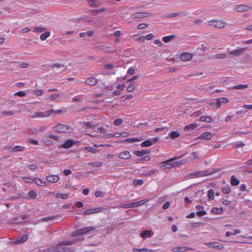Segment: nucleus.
<instances>
[{
    "label": "nucleus",
    "instance_id": "1",
    "mask_svg": "<svg viewBox=\"0 0 252 252\" xmlns=\"http://www.w3.org/2000/svg\"><path fill=\"white\" fill-rule=\"evenodd\" d=\"M79 240L77 239L63 241L54 247L48 248L47 250L48 252H70L75 250L74 247L71 245L76 243Z\"/></svg>",
    "mask_w": 252,
    "mask_h": 252
},
{
    "label": "nucleus",
    "instance_id": "2",
    "mask_svg": "<svg viewBox=\"0 0 252 252\" xmlns=\"http://www.w3.org/2000/svg\"><path fill=\"white\" fill-rule=\"evenodd\" d=\"M106 133V130L102 127H94L93 128V131H91V133L88 134V135L92 137L101 136L104 137V135Z\"/></svg>",
    "mask_w": 252,
    "mask_h": 252
},
{
    "label": "nucleus",
    "instance_id": "3",
    "mask_svg": "<svg viewBox=\"0 0 252 252\" xmlns=\"http://www.w3.org/2000/svg\"><path fill=\"white\" fill-rule=\"evenodd\" d=\"M53 109L43 112H36L31 116L32 118H46L53 114Z\"/></svg>",
    "mask_w": 252,
    "mask_h": 252
},
{
    "label": "nucleus",
    "instance_id": "4",
    "mask_svg": "<svg viewBox=\"0 0 252 252\" xmlns=\"http://www.w3.org/2000/svg\"><path fill=\"white\" fill-rule=\"evenodd\" d=\"M55 130L58 132H70L72 130V128L68 126L58 124L55 127Z\"/></svg>",
    "mask_w": 252,
    "mask_h": 252
},
{
    "label": "nucleus",
    "instance_id": "5",
    "mask_svg": "<svg viewBox=\"0 0 252 252\" xmlns=\"http://www.w3.org/2000/svg\"><path fill=\"white\" fill-rule=\"evenodd\" d=\"M176 158H175L162 162V163L163 164V165L162 167L165 169L170 168L179 165L180 164V162L174 161V159Z\"/></svg>",
    "mask_w": 252,
    "mask_h": 252
},
{
    "label": "nucleus",
    "instance_id": "6",
    "mask_svg": "<svg viewBox=\"0 0 252 252\" xmlns=\"http://www.w3.org/2000/svg\"><path fill=\"white\" fill-rule=\"evenodd\" d=\"M148 201V199H144V200H142L140 201H138L136 202L124 204L121 206V207L123 208H125V209H127V208H132V207L135 208V207H137L140 206L144 205V204L147 203Z\"/></svg>",
    "mask_w": 252,
    "mask_h": 252
},
{
    "label": "nucleus",
    "instance_id": "7",
    "mask_svg": "<svg viewBox=\"0 0 252 252\" xmlns=\"http://www.w3.org/2000/svg\"><path fill=\"white\" fill-rule=\"evenodd\" d=\"M209 26H211L216 28L221 29L225 26V23L220 20H211L209 21Z\"/></svg>",
    "mask_w": 252,
    "mask_h": 252
},
{
    "label": "nucleus",
    "instance_id": "8",
    "mask_svg": "<svg viewBox=\"0 0 252 252\" xmlns=\"http://www.w3.org/2000/svg\"><path fill=\"white\" fill-rule=\"evenodd\" d=\"M95 229V228L94 226L85 227L78 229V233L81 234V235L89 234Z\"/></svg>",
    "mask_w": 252,
    "mask_h": 252
},
{
    "label": "nucleus",
    "instance_id": "9",
    "mask_svg": "<svg viewBox=\"0 0 252 252\" xmlns=\"http://www.w3.org/2000/svg\"><path fill=\"white\" fill-rule=\"evenodd\" d=\"M204 244L209 248H215L218 250H221L223 248V246L222 244L216 242H208L204 243Z\"/></svg>",
    "mask_w": 252,
    "mask_h": 252
},
{
    "label": "nucleus",
    "instance_id": "10",
    "mask_svg": "<svg viewBox=\"0 0 252 252\" xmlns=\"http://www.w3.org/2000/svg\"><path fill=\"white\" fill-rule=\"evenodd\" d=\"M151 14L148 12H136L131 15L133 19H141L148 17Z\"/></svg>",
    "mask_w": 252,
    "mask_h": 252
},
{
    "label": "nucleus",
    "instance_id": "11",
    "mask_svg": "<svg viewBox=\"0 0 252 252\" xmlns=\"http://www.w3.org/2000/svg\"><path fill=\"white\" fill-rule=\"evenodd\" d=\"M46 179L49 183H56L60 180V177L58 175H50L46 176Z\"/></svg>",
    "mask_w": 252,
    "mask_h": 252
},
{
    "label": "nucleus",
    "instance_id": "12",
    "mask_svg": "<svg viewBox=\"0 0 252 252\" xmlns=\"http://www.w3.org/2000/svg\"><path fill=\"white\" fill-rule=\"evenodd\" d=\"M98 82V80L94 77L91 76L86 79L85 83L89 86H95Z\"/></svg>",
    "mask_w": 252,
    "mask_h": 252
},
{
    "label": "nucleus",
    "instance_id": "13",
    "mask_svg": "<svg viewBox=\"0 0 252 252\" xmlns=\"http://www.w3.org/2000/svg\"><path fill=\"white\" fill-rule=\"evenodd\" d=\"M102 209H103L102 207H98L92 209L87 210L84 212V214L85 215H89L91 214L98 213L101 212L102 211Z\"/></svg>",
    "mask_w": 252,
    "mask_h": 252
},
{
    "label": "nucleus",
    "instance_id": "14",
    "mask_svg": "<svg viewBox=\"0 0 252 252\" xmlns=\"http://www.w3.org/2000/svg\"><path fill=\"white\" fill-rule=\"evenodd\" d=\"M191 250V248L187 247L178 246L173 247L172 251L174 252H185Z\"/></svg>",
    "mask_w": 252,
    "mask_h": 252
},
{
    "label": "nucleus",
    "instance_id": "15",
    "mask_svg": "<svg viewBox=\"0 0 252 252\" xmlns=\"http://www.w3.org/2000/svg\"><path fill=\"white\" fill-rule=\"evenodd\" d=\"M140 236L143 239L150 238L152 236V231L149 229L144 230L140 233Z\"/></svg>",
    "mask_w": 252,
    "mask_h": 252
},
{
    "label": "nucleus",
    "instance_id": "16",
    "mask_svg": "<svg viewBox=\"0 0 252 252\" xmlns=\"http://www.w3.org/2000/svg\"><path fill=\"white\" fill-rule=\"evenodd\" d=\"M118 157L119 158L123 159H127L130 158L131 155L128 151H125L120 153Z\"/></svg>",
    "mask_w": 252,
    "mask_h": 252
},
{
    "label": "nucleus",
    "instance_id": "17",
    "mask_svg": "<svg viewBox=\"0 0 252 252\" xmlns=\"http://www.w3.org/2000/svg\"><path fill=\"white\" fill-rule=\"evenodd\" d=\"M213 137V134L210 132H205L202 133L199 137V139L210 140Z\"/></svg>",
    "mask_w": 252,
    "mask_h": 252
},
{
    "label": "nucleus",
    "instance_id": "18",
    "mask_svg": "<svg viewBox=\"0 0 252 252\" xmlns=\"http://www.w3.org/2000/svg\"><path fill=\"white\" fill-rule=\"evenodd\" d=\"M192 55L188 52H185L180 56V59L183 61H188L192 58Z\"/></svg>",
    "mask_w": 252,
    "mask_h": 252
},
{
    "label": "nucleus",
    "instance_id": "19",
    "mask_svg": "<svg viewBox=\"0 0 252 252\" xmlns=\"http://www.w3.org/2000/svg\"><path fill=\"white\" fill-rule=\"evenodd\" d=\"M198 126V124L196 123L190 124L185 126L184 130L185 131H189L195 129Z\"/></svg>",
    "mask_w": 252,
    "mask_h": 252
},
{
    "label": "nucleus",
    "instance_id": "20",
    "mask_svg": "<svg viewBox=\"0 0 252 252\" xmlns=\"http://www.w3.org/2000/svg\"><path fill=\"white\" fill-rule=\"evenodd\" d=\"M28 238V236L27 235H24L21 237L18 238L16 239L14 242L13 243L15 244H21L25 242H26Z\"/></svg>",
    "mask_w": 252,
    "mask_h": 252
},
{
    "label": "nucleus",
    "instance_id": "21",
    "mask_svg": "<svg viewBox=\"0 0 252 252\" xmlns=\"http://www.w3.org/2000/svg\"><path fill=\"white\" fill-rule=\"evenodd\" d=\"M228 102V99L226 97H221L218 98L216 101V105L220 107L222 103H226Z\"/></svg>",
    "mask_w": 252,
    "mask_h": 252
},
{
    "label": "nucleus",
    "instance_id": "22",
    "mask_svg": "<svg viewBox=\"0 0 252 252\" xmlns=\"http://www.w3.org/2000/svg\"><path fill=\"white\" fill-rule=\"evenodd\" d=\"M150 153V151L148 150H142L141 151H134L133 153L137 157H141L144 155L148 154Z\"/></svg>",
    "mask_w": 252,
    "mask_h": 252
},
{
    "label": "nucleus",
    "instance_id": "23",
    "mask_svg": "<svg viewBox=\"0 0 252 252\" xmlns=\"http://www.w3.org/2000/svg\"><path fill=\"white\" fill-rule=\"evenodd\" d=\"M249 7L245 5H238L236 6V10L237 12H244L247 11L249 9Z\"/></svg>",
    "mask_w": 252,
    "mask_h": 252
},
{
    "label": "nucleus",
    "instance_id": "24",
    "mask_svg": "<svg viewBox=\"0 0 252 252\" xmlns=\"http://www.w3.org/2000/svg\"><path fill=\"white\" fill-rule=\"evenodd\" d=\"M32 181L35 183L36 185L39 186H47L46 182L43 181L39 178H34L33 179Z\"/></svg>",
    "mask_w": 252,
    "mask_h": 252
},
{
    "label": "nucleus",
    "instance_id": "25",
    "mask_svg": "<svg viewBox=\"0 0 252 252\" xmlns=\"http://www.w3.org/2000/svg\"><path fill=\"white\" fill-rule=\"evenodd\" d=\"M201 122H205L207 123H211L213 121V118L209 116H202L199 119Z\"/></svg>",
    "mask_w": 252,
    "mask_h": 252
},
{
    "label": "nucleus",
    "instance_id": "26",
    "mask_svg": "<svg viewBox=\"0 0 252 252\" xmlns=\"http://www.w3.org/2000/svg\"><path fill=\"white\" fill-rule=\"evenodd\" d=\"M244 49L245 48H238L237 49L234 50L231 52H229L228 55H232L234 56H237L243 52Z\"/></svg>",
    "mask_w": 252,
    "mask_h": 252
},
{
    "label": "nucleus",
    "instance_id": "27",
    "mask_svg": "<svg viewBox=\"0 0 252 252\" xmlns=\"http://www.w3.org/2000/svg\"><path fill=\"white\" fill-rule=\"evenodd\" d=\"M169 136L172 139L178 138L180 136V133L178 131H172L169 133Z\"/></svg>",
    "mask_w": 252,
    "mask_h": 252
},
{
    "label": "nucleus",
    "instance_id": "28",
    "mask_svg": "<svg viewBox=\"0 0 252 252\" xmlns=\"http://www.w3.org/2000/svg\"><path fill=\"white\" fill-rule=\"evenodd\" d=\"M154 251V250L146 248L137 249L134 248L132 249L133 252H153Z\"/></svg>",
    "mask_w": 252,
    "mask_h": 252
},
{
    "label": "nucleus",
    "instance_id": "29",
    "mask_svg": "<svg viewBox=\"0 0 252 252\" xmlns=\"http://www.w3.org/2000/svg\"><path fill=\"white\" fill-rule=\"evenodd\" d=\"M240 181L237 179L234 175H232L231 177L230 184L233 186H236L239 184Z\"/></svg>",
    "mask_w": 252,
    "mask_h": 252
},
{
    "label": "nucleus",
    "instance_id": "30",
    "mask_svg": "<svg viewBox=\"0 0 252 252\" xmlns=\"http://www.w3.org/2000/svg\"><path fill=\"white\" fill-rule=\"evenodd\" d=\"M70 194V193H62L58 192L56 194V197L62 199H66L69 197Z\"/></svg>",
    "mask_w": 252,
    "mask_h": 252
},
{
    "label": "nucleus",
    "instance_id": "31",
    "mask_svg": "<svg viewBox=\"0 0 252 252\" xmlns=\"http://www.w3.org/2000/svg\"><path fill=\"white\" fill-rule=\"evenodd\" d=\"M73 145V142L71 140L66 141L63 144L62 147L64 148H69Z\"/></svg>",
    "mask_w": 252,
    "mask_h": 252
},
{
    "label": "nucleus",
    "instance_id": "32",
    "mask_svg": "<svg viewBox=\"0 0 252 252\" xmlns=\"http://www.w3.org/2000/svg\"><path fill=\"white\" fill-rule=\"evenodd\" d=\"M94 34V32L93 31H88L84 32H81L79 34L80 37H84L86 36L88 37H92Z\"/></svg>",
    "mask_w": 252,
    "mask_h": 252
},
{
    "label": "nucleus",
    "instance_id": "33",
    "mask_svg": "<svg viewBox=\"0 0 252 252\" xmlns=\"http://www.w3.org/2000/svg\"><path fill=\"white\" fill-rule=\"evenodd\" d=\"M91 6L97 7L99 6L100 2L96 0H87Z\"/></svg>",
    "mask_w": 252,
    "mask_h": 252
},
{
    "label": "nucleus",
    "instance_id": "34",
    "mask_svg": "<svg viewBox=\"0 0 252 252\" xmlns=\"http://www.w3.org/2000/svg\"><path fill=\"white\" fill-rule=\"evenodd\" d=\"M25 150V147L21 146L20 145H17L13 147L12 149V151L14 152H22Z\"/></svg>",
    "mask_w": 252,
    "mask_h": 252
},
{
    "label": "nucleus",
    "instance_id": "35",
    "mask_svg": "<svg viewBox=\"0 0 252 252\" xmlns=\"http://www.w3.org/2000/svg\"><path fill=\"white\" fill-rule=\"evenodd\" d=\"M175 38V35H171L168 36H166L163 37L162 40L165 42L167 43L172 40H173Z\"/></svg>",
    "mask_w": 252,
    "mask_h": 252
},
{
    "label": "nucleus",
    "instance_id": "36",
    "mask_svg": "<svg viewBox=\"0 0 252 252\" xmlns=\"http://www.w3.org/2000/svg\"><path fill=\"white\" fill-rule=\"evenodd\" d=\"M153 143L150 140H147L142 142L140 144L142 147H150L152 145Z\"/></svg>",
    "mask_w": 252,
    "mask_h": 252
},
{
    "label": "nucleus",
    "instance_id": "37",
    "mask_svg": "<svg viewBox=\"0 0 252 252\" xmlns=\"http://www.w3.org/2000/svg\"><path fill=\"white\" fill-rule=\"evenodd\" d=\"M106 10L105 8H102L99 9L91 10L90 13L93 15H95L96 13H100Z\"/></svg>",
    "mask_w": 252,
    "mask_h": 252
},
{
    "label": "nucleus",
    "instance_id": "38",
    "mask_svg": "<svg viewBox=\"0 0 252 252\" xmlns=\"http://www.w3.org/2000/svg\"><path fill=\"white\" fill-rule=\"evenodd\" d=\"M144 183V181L142 179H135L133 181V185L134 187L141 186Z\"/></svg>",
    "mask_w": 252,
    "mask_h": 252
},
{
    "label": "nucleus",
    "instance_id": "39",
    "mask_svg": "<svg viewBox=\"0 0 252 252\" xmlns=\"http://www.w3.org/2000/svg\"><path fill=\"white\" fill-rule=\"evenodd\" d=\"M142 139L140 138H130L125 140V141L128 143H134L136 142L141 141Z\"/></svg>",
    "mask_w": 252,
    "mask_h": 252
},
{
    "label": "nucleus",
    "instance_id": "40",
    "mask_svg": "<svg viewBox=\"0 0 252 252\" xmlns=\"http://www.w3.org/2000/svg\"><path fill=\"white\" fill-rule=\"evenodd\" d=\"M205 112V109H201L198 111L193 112L192 116L194 117H198Z\"/></svg>",
    "mask_w": 252,
    "mask_h": 252
},
{
    "label": "nucleus",
    "instance_id": "41",
    "mask_svg": "<svg viewBox=\"0 0 252 252\" xmlns=\"http://www.w3.org/2000/svg\"><path fill=\"white\" fill-rule=\"evenodd\" d=\"M207 196L208 198L211 200L214 199V191L212 189L208 190Z\"/></svg>",
    "mask_w": 252,
    "mask_h": 252
},
{
    "label": "nucleus",
    "instance_id": "42",
    "mask_svg": "<svg viewBox=\"0 0 252 252\" xmlns=\"http://www.w3.org/2000/svg\"><path fill=\"white\" fill-rule=\"evenodd\" d=\"M248 87V85H247V84H243V85L240 84V85H238L236 86H234L233 87V88L234 89L239 90V89H244L247 88Z\"/></svg>",
    "mask_w": 252,
    "mask_h": 252
},
{
    "label": "nucleus",
    "instance_id": "43",
    "mask_svg": "<svg viewBox=\"0 0 252 252\" xmlns=\"http://www.w3.org/2000/svg\"><path fill=\"white\" fill-rule=\"evenodd\" d=\"M212 211L216 214H220L223 212L222 208L214 207L212 209Z\"/></svg>",
    "mask_w": 252,
    "mask_h": 252
},
{
    "label": "nucleus",
    "instance_id": "44",
    "mask_svg": "<svg viewBox=\"0 0 252 252\" xmlns=\"http://www.w3.org/2000/svg\"><path fill=\"white\" fill-rule=\"evenodd\" d=\"M84 149H86L87 151H88L89 152L92 153H96L98 152V150L92 147H84Z\"/></svg>",
    "mask_w": 252,
    "mask_h": 252
},
{
    "label": "nucleus",
    "instance_id": "45",
    "mask_svg": "<svg viewBox=\"0 0 252 252\" xmlns=\"http://www.w3.org/2000/svg\"><path fill=\"white\" fill-rule=\"evenodd\" d=\"M245 144L242 141H238L233 143V146L234 148H237L245 146Z\"/></svg>",
    "mask_w": 252,
    "mask_h": 252
},
{
    "label": "nucleus",
    "instance_id": "46",
    "mask_svg": "<svg viewBox=\"0 0 252 252\" xmlns=\"http://www.w3.org/2000/svg\"><path fill=\"white\" fill-rule=\"evenodd\" d=\"M50 35V33L49 32H45L44 33L40 35V39L42 40H45L48 37H49Z\"/></svg>",
    "mask_w": 252,
    "mask_h": 252
},
{
    "label": "nucleus",
    "instance_id": "47",
    "mask_svg": "<svg viewBox=\"0 0 252 252\" xmlns=\"http://www.w3.org/2000/svg\"><path fill=\"white\" fill-rule=\"evenodd\" d=\"M28 196L30 198H34L36 196V193L33 190H31L28 192Z\"/></svg>",
    "mask_w": 252,
    "mask_h": 252
},
{
    "label": "nucleus",
    "instance_id": "48",
    "mask_svg": "<svg viewBox=\"0 0 252 252\" xmlns=\"http://www.w3.org/2000/svg\"><path fill=\"white\" fill-rule=\"evenodd\" d=\"M60 96V95L58 94H54L49 96V98L51 100L54 101L58 99Z\"/></svg>",
    "mask_w": 252,
    "mask_h": 252
},
{
    "label": "nucleus",
    "instance_id": "49",
    "mask_svg": "<svg viewBox=\"0 0 252 252\" xmlns=\"http://www.w3.org/2000/svg\"><path fill=\"white\" fill-rule=\"evenodd\" d=\"M114 125L116 126H120L123 123V120L121 119H116L114 121Z\"/></svg>",
    "mask_w": 252,
    "mask_h": 252
},
{
    "label": "nucleus",
    "instance_id": "50",
    "mask_svg": "<svg viewBox=\"0 0 252 252\" xmlns=\"http://www.w3.org/2000/svg\"><path fill=\"white\" fill-rule=\"evenodd\" d=\"M89 165H91L92 166L95 167H100L102 165V162H93L89 163Z\"/></svg>",
    "mask_w": 252,
    "mask_h": 252
},
{
    "label": "nucleus",
    "instance_id": "51",
    "mask_svg": "<svg viewBox=\"0 0 252 252\" xmlns=\"http://www.w3.org/2000/svg\"><path fill=\"white\" fill-rule=\"evenodd\" d=\"M222 191L225 194H228L231 192V189L229 187H226L222 188Z\"/></svg>",
    "mask_w": 252,
    "mask_h": 252
},
{
    "label": "nucleus",
    "instance_id": "52",
    "mask_svg": "<svg viewBox=\"0 0 252 252\" xmlns=\"http://www.w3.org/2000/svg\"><path fill=\"white\" fill-rule=\"evenodd\" d=\"M82 95H77L75 96L72 98L73 101H80L82 100Z\"/></svg>",
    "mask_w": 252,
    "mask_h": 252
},
{
    "label": "nucleus",
    "instance_id": "53",
    "mask_svg": "<svg viewBox=\"0 0 252 252\" xmlns=\"http://www.w3.org/2000/svg\"><path fill=\"white\" fill-rule=\"evenodd\" d=\"M227 55L225 54H217L216 55V58L217 59H224Z\"/></svg>",
    "mask_w": 252,
    "mask_h": 252
},
{
    "label": "nucleus",
    "instance_id": "54",
    "mask_svg": "<svg viewBox=\"0 0 252 252\" xmlns=\"http://www.w3.org/2000/svg\"><path fill=\"white\" fill-rule=\"evenodd\" d=\"M148 26V25L147 24L141 23L138 25L137 29H144Z\"/></svg>",
    "mask_w": 252,
    "mask_h": 252
},
{
    "label": "nucleus",
    "instance_id": "55",
    "mask_svg": "<svg viewBox=\"0 0 252 252\" xmlns=\"http://www.w3.org/2000/svg\"><path fill=\"white\" fill-rule=\"evenodd\" d=\"M14 95L22 97V96H26V93L25 92H24V91H19V92L15 93Z\"/></svg>",
    "mask_w": 252,
    "mask_h": 252
},
{
    "label": "nucleus",
    "instance_id": "56",
    "mask_svg": "<svg viewBox=\"0 0 252 252\" xmlns=\"http://www.w3.org/2000/svg\"><path fill=\"white\" fill-rule=\"evenodd\" d=\"M55 218V217H52V216L47 217H45V218H42L41 219V221H47L51 220Z\"/></svg>",
    "mask_w": 252,
    "mask_h": 252
},
{
    "label": "nucleus",
    "instance_id": "57",
    "mask_svg": "<svg viewBox=\"0 0 252 252\" xmlns=\"http://www.w3.org/2000/svg\"><path fill=\"white\" fill-rule=\"evenodd\" d=\"M151 159V157H150V156L149 155H147V156H146L143 158H141L140 159V162H143L144 161H149Z\"/></svg>",
    "mask_w": 252,
    "mask_h": 252
},
{
    "label": "nucleus",
    "instance_id": "58",
    "mask_svg": "<svg viewBox=\"0 0 252 252\" xmlns=\"http://www.w3.org/2000/svg\"><path fill=\"white\" fill-rule=\"evenodd\" d=\"M2 114L5 116H12L14 114V112L11 111H4L2 112Z\"/></svg>",
    "mask_w": 252,
    "mask_h": 252
},
{
    "label": "nucleus",
    "instance_id": "59",
    "mask_svg": "<svg viewBox=\"0 0 252 252\" xmlns=\"http://www.w3.org/2000/svg\"><path fill=\"white\" fill-rule=\"evenodd\" d=\"M45 30V28L41 27H36L34 29V32H42Z\"/></svg>",
    "mask_w": 252,
    "mask_h": 252
},
{
    "label": "nucleus",
    "instance_id": "60",
    "mask_svg": "<svg viewBox=\"0 0 252 252\" xmlns=\"http://www.w3.org/2000/svg\"><path fill=\"white\" fill-rule=\"evenodd\" d=\"M23 181L27 183H30L32 182V179L29 177H23Z\"/></svg>",
    "mask_w": 252,
    "mask_h": 252
},
{
    "label": "nucleus",
    "instance_id": "61",
    "mask_svg": "<svg viewBox=\"0 0 252 252\" xmlns=\"http://www.w3.org/2000/svg\"><path fill=\"white\" fill-rule=\"evenodd\" d=\"M115 134L107 133L106 132L105 133V134L104 135V138H113V137H115Z\"/></svg>",
    "mask_w": 252,
    "mask_h": 252
},
{
    "label": "nucleus",
    "instance_id": "62",
    "mask_svg": "<svg viewBox=\"0 0 252 252\" xmlns=\"http://www.w3.org/2000/svg\"><path fill=\"white\" fill-rule=\"evenodd\" d=\"M207 212L205 211L202 210V211H199L196 213V215L198 216H203L205 215H206Z\"/></svg>",
    "mask_w": 252,
    "mask_h": 252
},
{
    "label": "nucleus",
    "instance_id": "63",
    "mask_svg": "<svg viewBox=\"0 0 252 252\" xmlns=\"http://www.w3.org/2000/svg\"><path fill=\"white\" fill-rule=\"evenodd\" d=\"M94 195L97 197H103V195H104L103 192L102 191H95Z\"/></svg>",
    "mask_w": 252,
    "mask_h": 252
},
{
    "label": "nucleus",
    "instance_id": "64",
    "mask_svg": "<svg viewBox=\"0 0 252 252\" xmlns=\"http://www.w3.org/2000/svg\"><path fill=\"white\" fill-rule=\"evenodd\" d=\"M135 89V86L134 85H129L127 88V92H132L133 91H134Z\"/></svg>",
    "mask_w": 252,
    "mask_h": 252
}]
</instances>
